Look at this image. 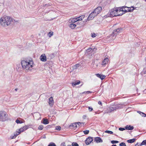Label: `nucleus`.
<instances>
[{
  "mask_svg": "<svg viewBox=\"0 0 146 146\" xmlns=\"http://www.w3.org/2000/svg\"><path fill=\"white\" fill-rule=\"evenodd\" d=\"M80 66V64H76L72 66V70H74L77 69Z\"/></svg>",
  "mask_w": 146,
  "mask_h": 146,
  "instance_id": "a211bd4d",
  "label": "nucleus"
},
{
  "mask_svg": "<svg viewBox=\"0 0 146 146\" xmlns=\"http://www.w3.org/2000/svg\"><path fill=\"white\" fill-rule=\"evenodd\" d=\"M114 135H115V136H117L116 135V134H113Z\"/></svg>",
  "mask_w": 146,
  "mask_h": 146,
  "instance_id": "052dcab7",
  "label": "nucleus"
},
{
  "mask_svg": "<svg viewBox=\"0 0 146 146\" xmlns=\"http://www.w3.org/2000/svg\"><path fill=\"white\" fill-rule=\"evenodd\" d=\"M127 7L126 6H123L121 7L119 10H118L119 13H120L121 11H124L123 9H125V8H127Z\"/></svg>",
  "mask_w": 146,
  "mask_h": 146,
  "instance_id": "393cba45",
  "label": "nucleus"
},
{
  "mask_svg": "<svg viewBox=\"0 0 146 146\" xmlns=\"http://www.w3.org/2000/svg\"><path fill=\"white\" fill-rule=\"evenodd\" d=\"M61 146H66L65 144V143L64 142H63L61 144Z\"/></svg>",
  "mask_w": 146,
  "mask_h": 146,
  "instance_id": "49530a36",
  "label": "nucleus"
},
{
  "mask_svg": "<svg viewBox=\"0 0 146 146\" xmlns=\"http://www.w3.org/2000/svg\"><path fill=\"white\" fill-rule=\"evenodd\" d=\"M83 118H84V119H85L86 118V115H84L83 116Z\"/></svg>",
  "mask_w": 146,
  "mask_h": 146,
  "instance_id": "603ef678",
  "label": "nucleus"
},
{
  "mask_svg": "<svg viewBox=\"0 0 146 146\" xmlns=\"http://www.w3.org/2000/svg\"><path fill=\"white\" fill-rule=\"evenodd\" d=\"M92 49L91 48H88V50H89L90 51V50H92Z\"/></svg>",
  "mask_w": 146,
  "mask_h": 146,
  "instance_id": "5fc2aeb1",
  "label": "nucleus"
},
{
  "mask_svg": "<svg viewBox=\"0 0 146 146\" xmlns=\"http://www.w3.org/2000/svg\"><path fill=\"white\" fill-rule=\"evenodd\" d=\"M127 8L128 9L130 8V9H127V10H124V11L125 13H126L127 12H131L135 8H134V7H133L132 6L131 7H127Z\"/></svg>",
  "mask_w": 146,
  "mask_h": 146,
  "instance_id": "9d476101",
  "label": "nucleus"
},
{
  "mask_svg": "<svg viewBox=\"0 0 146 146\" xmlns=\"http://www.w3.org/2000/svg\"><path fill=\"white\" fill-rule=\"evenodd\" d=\"M11 22H13V23H15V22H18V21H15V20H13V21H11Z\"/></svg>",
  "mask_w": 146,
  "mask_h": 146,
  "instance_id": "3c124183",
  "label": "nucleus"
},
{
  "mask_svg": "<svg viewBox=\"0 0 146 146\" xmlns=\"http://www.w3.org/2000/svg\"><path fill=\"white\" fill-rule=\"evenodd\" d=\"M122 28H120L114 30L112 33L113 35V36H116L117 34H118L119 33L121 32V31H122Z\"/></svg>",
  "mask_w": 146,
  "mask_h": 146,
  "instance_id": "39448f33",
  "label": "nucleus"
},
{
  "mask_svg": "<svg viewBox=\"0 0 146 146\" xmlns=\"http://www.w3.org/2000/svg\"><path fill=\"white\" fill-rule=\"evenodd\" d=\"M142 73L144 74H146V66L143 69Z\"/></svg>",
  "mask_w": 146,
  "mask_h": 146,
  "instance_id": "473e14b6",
  "label": "nucleus"
},
{
  "mask_svg": "<svg viewBox=\"0 0 146 146\" xmlns=\"http://www.w3.org/2000/svg\"><path fill=\"white\" fill-rule=\"evenodd\" d=\"M89 132V131L88 130H86L83 131V132L85 135L88 134Z\"/></svg>",
  "mask_w": 146,
  "mask_h": 146,
  "instance_id": "72a5a7b5",
  "label": "nucleus"
},
{
  "mask_svg": "<svg viewBox=\"0 0 146 146\" xmlns=\"http://www.w3.org/2000/svg\"><path fill=\"white\" fill-rule=\"evenodd\" d=\"M48 5H51L50 4V3H48Z\"/></svg>",
  "mask_w": 146,
  "mask_h": 146,
  "instance_id": "13d9d810",
  "label": "nucleus"
},
{
  "mask_svg": "<svg viewBox=\"0 0 146 146\" xmlns=\"http://www.w3.org/2000/svg\"><path fill=\"white\" fill-rule=\"evenodd\" d=\"M43 126L42 125H40L38 126V129L39 130H42L43 129Z\"/></svg>",
  "mask_w": 146,
  "mask_h": 146,
  "instance_id": "7c9ffc66",
  "label": "nucleus"
},
{
  "mask_svg": "<svg viewBox=\"0 0 146 146\" xmlns=\"http://www.w3.org/2000/svg\"><path fill=\"white\" fill-rule=\"evenodd\" d=\"M12 21V18L7 16L1 17L0 19V22L2 26L6 27L9 25Z\"/></svg>",
  "mask_w": 146,
  "mask_h": 146,
  "instance_id": "f257e3e1",
  "label": "nucleus"
},
{
  "mask_svg": "<svg viewBox=\"0 0 146 146\" xmlns=\"http://www.w3.org/2000/svg\"><path fill=\"white\" fill-rule=\"evenodd\" d=\"M109 59L108 58H106L103 61V64L105 65L106 64L108 61Z\"/></svg>",
  "mask_w": 146,
  "mask_h": 146,
  "instance_id": "aec40b11",
  "label": "nucleus"
},
{
  "mask_svg": "<svg viewBox=\"0 0 146 146\" xmlns=\"http://www.w3.org/2000/svg\"><path fill=\"white\" fill-rule=\"evenodd\" d=\"M89 110L90 111H91L93 110V108H90V107H88Z\"/></svg>",
  "mask_w": 146,
  "mask_h": 146,
  "instance_id": "a18cd8bd",
  "label": "nucleus"
},
{
  "mask_svg": "<svg viewBox=\"0 0 146 146\" xmlns=\"http://www.w3.org/2000/svg\"><path fill=\"white\" fill-rule=\"evenodd\" d=\"M125 129V128L122 127H120L119 128V130L121 131H123Z\"/></svg>",
  "mask_w": 146,
  "mask_h": 146,
  "instance_id": "ea45409f",
  "label": "nucleus"
},
{
  "mask_svg": "<svg viewBox=\"0 0 146 146\" xmlns=\"http://www.w3.org/2000/svg\"><path fill=\"white\" fill-rule=\"evenodd\" d=\"M135 140H136L135 139L133 138V139H130L127 140V141L128 143H133L135 141Z\"/></svg>",
  "mask_w": 146,
  "mask_h": 146,
  "instance_id": "5701e85b",
  "label": "nucleus"
},
{
  "mask_svg": "<svg viewBox=\"0 0 146 146\" xmlns=\"http://www.w3.org/2000/svg\"><path fill=\"white\" fill-rule=\"evenodd\" d=\"M97 15L95 14L94 12H92L91 13L88 18V20L92 19Z\"/></svg>",
  "mask_w": 146,
  "mask_h": 146,
  "instance_id": "6e6552de",
  "label": "nucleus"
},
{
  "mask_svg": "<svg viewBox=\"0 0 146 146\" xmlns=\"http://www.w3.org/2000/svg\"><path fill=\"white\" fill-rule=\"evenodd\" d=\"M112 146H117L116 145L113 144V145Z\"/></svg>",
  "mask_w": 146,
  "mask_h": 146,
  "instance_id": "6e6d98bb",
  "label": "nucleus"
},
{
  "mask_svg": "<svg viewBox=\"0 0 146 146\" xmlns=\"http://www.w3.org/2000/svg\"><path fill=\"white\" fill-rule=\"evenodd\" d=\"M92 93V92L90 91H88L87 92H83L82 93L83 94H84V93H87V94H88L89 93Z\"/></svg>",
  "mask_w": 146,
  "mask_h": 146,
  "instance_id": "a19ab883",
  "label": "nucleus"
},
{
  "mask_svg": "<svg viewBox=\"0 0 146 146\" xmlns=\"http://www.w3.org/2000/svg\"><path fill=\"white\" fill-rule=\"evenodd\" d=\"M67 146H71L70 145H68Z\"/></svg>",
  "mask_w": 146,
  "mask_h": 146,
  "instance_id": "680f3d73",
  "label": "nucleus"
},
{
  "mask_svg": "<svg viewBox=\"0 0 146 146\" xmlns=\"http://www.w3.org/2000/svg\"><path fill=\"white\" fill-rule=\"evenodd\" d=\"M49 105L50 106H52L54 104V101L52 97H50L49 99Z\"/></svg>",
  "mask_w": 146,
  "mask_h": 146,
  "instance_id": "ddd939ff",
  "label": "nucleus"
},
{
  "mask_svg": "<svg viewBox=\"0 0 146 146\" xmlns=\"http://www.w3.org/2000/svg\"><path fill=\"white\" fill-rule=\"evenodd\" d=\"M77 127H78V126L76 125V123H72L69 126V127L71 129H76Z\"/></svg>",
  "mask_w": 146,
  "mask_h": 146,
  "instance_id": "9b49d317",
  "label": "nucleus"
},
{
  "mask_svg": "<svg viewBox=\"0 0 146 146\" xmlns=\"http://www.w3.org/2000/svg\"><path fill=\"white\" fill-rule=\"evenodd\" d=\"M46 138V136H45L44 137V138Z\"/></svg>",
  "mask_w": 146,
  "mask_h": 146,
  "instance_id": "0e129e2a",
  "label": "nucleus"
},
{
  "mask_svg": "<svg viewBox=\"0 0 146 146\" xmlns=\"http://www.w3.org/2000/svg\"><path fill=\"white\" fill-rule=\"evenodd\" d=\"M7 115L4 111H0V121H4L6 119Z\"/></svg>",
  "mask_w": 146,
  "mask_h": 146,
  "instance_id": "20e7f679",
  "label": "nucleus"
},
{
  "mask_svg": "<svg viewBox=\"0 0 146 146\" xmlns=\"http://www.w3.org/2000/svg\"><path fill=\"white\" fill-rule=\"evenodd\" d=\"M48 146H56L55 144L53 143H50Z\"/></svg>",
  "mask_w": 146,
  "mask_h": 146,
  "instance_id": "c756f323",
  "label": "nucleus"
},
{
  "mask_svg": "<svg viewBox=\"0 0 146 146\" xmlns=\"http://www.w3.org/2000/svg\"><path fill=\"white\" fill-rule=\"evenodd\" d=\"M102 10V8L101 7H99L96 8L94 10L93 12H94L95 14L97 15L99 14L101 12Z\"/></svg>",
  "mask_w": 146,
  "mask_h": 146,
  "instance_id": "0eeeda50",
  "label": "nucleus"
},
{
  "mask_svg": "<svg viewBox=\"0 0 146 146\" xmlns=\"http://www.w3.org/2000/svg\"><path fill=\"white\" fill-rule=\"evenodd\" d=\"M118 9H112L111 10L110 12V15L111 17L114 16H117L122 15L123 13H119Z\"/></svg>",
  "mask_w": 146,
  "mask_h": 146,
  "instance_id": "7ed1b4c3",
  "label": "nucleus"
},
{
  "mask_svg": "<svg viewBox=\"0 0 146 146\" xmlns=\"http://www.w3.org/2000/svg\"><path fill=\"white\" fill-rule=\"evenodd\" d=\"M92 37H95L96 36V35L95 33H93H93H92Z\"/></svg>",
  "mask_w": 146,
  "mask_h": 146,
  "instance_id": "c03bdc74",
  "label": "nucleus"
},
{
  "mask_svg": "<svg viewBox=\"0 0 146 146\" xmlns=\"http://www.w3.org/2000/svg\"><path fill=\"white\" fill-rule=\"evenodd\" d=\"M18 90V88H16L15 89V90L16 91H17V90Z\"/></svg>",
  "mask_w": 146,
  "mask_h": 146,
  "instance_id": "864d4df0",
  "label": "nucleus"
},
{
  "mask_svg": "<svg viewBox=\"0 0 146 146\" xmlns=\"http://www.w3.org/2000/svg\"><path fill=\"white\" fill-rule=\"evenodd\" d=\"M23 127V130L24 131L28 129V128L29 127V126H28L27 125V126H24Z\"/></svg>",
  "mask_w": 146,
  "mask_h": 146,
  "instance_id": "e433bc0d",
  "label": "nucleus"
},
{
  "mask_svg": "<svg viewBox=\"0 0 146 146\" xmlns=\"http://www.w3.org/2000/svg\"><path fill=\"white\" fill-rule=\"evenodd\" d=\"M93 140L92 137H89L86 138L85 141L86 144L87 145L90 144Z\"/></svg>",
  "mask_w": 146,
  "mask_h": 146,
  "instance_id": "423d86ee",
  "label": "nucleus"
},
{
  "mask_svg": "<svg viewBox=\"0 0 146 146\" xmlns=\"http://www.w3.org/2000/svg\"><path fill=\"white\" fill-rule=\"evenodd\" d=\"M123 9V10H126L125 9Z\"/></svg>",
  "mask_w": 146,
  "mask_h": 146,
  "instance_id": "338daca9",
  "label": "nucleus"
},
{
  "mask_svg": "<svg viewBox=\"0 0 146 146\" xmlns=\"http://www.w3.org/2000/svg\"><path fill=\"white\" fill-rule=\"evenodd\" d=\"M21 131H17L16 134H15V135L16 136H17L19 134L21 133Z\"/></svg>",
  "mask_w": 146,
  "mask_h": 146,
  "instance_id": "58836bf2",
  "label": "nucleus"
},
{
  "mask_svg": "<svg viewBox=\"0 0 146 146\" xmlns=\"http://www.w3.org/2000/svg\"><path fill=\"white\" fill-rule=\"evenodd\" d=\"M138 146H140V145H138Z\"/></svg>",
  "mask_w": 146,
  "mask_h": 146,
  "instance_id": "774afa93",
  "label": "nucleus"
},
{
  "mask_svg": "<svg viewBox=\"0 0 146 146\" xmlns=\"http://www.w3.org/2000/svg\"><path fill=\"white\" fill-rule=\"evenodd\" d=\"M85 16V15H83L79 16L77 18L78 21L82 20L84 18Z\"/></svg>",
  "mask_w": 146,
  "mask_h": 146,
  "instance_id": "a878e982",
  "label": "nucleus"
},
{
  "mask_svg": "<svg viewBox=\"0 0 146 146\" xmlns=\"http://www.w3.org/2000/svg\"><path fill=\"white\" fill-rule=\"evenodd\" d=\"M53 32H50L49 33V34L50 35H49V36L50 37L51 36H52L53 35Z\"/></svg>",
  "mask_w": 146,
  "mask_h": 146,
  "instance_id": "79ce46f5",
  "label": "nucleus"
},
{
  "mask_svg": "<svg viewBox=\"0 0 146 146\" xmlns=\"http://www.w3.org/2000/svg\"><path fill=\"white\" fill-rule=\"evenodd\" d=\"M24 131V130H23V127H22L21 129H19V131H21V132H23Z\"/></svg>",
  "mask_w": 146,
  "mask_h": 146,
  "instance_id": "37998d69",
  "label": "nucleus"
},
{
  "mask_svg": "<svg viewBox=\"0 0 146 146\" xmlns=\"http://www.w3.org/2000/svg\"><path fill=\"white\" fill-rule=\"evenodd\" d=\"M125 129L128 130H132L134 128V127L133 126H131L130 125H127L125 126Z\"/></svg>",
  "mask_w": 146,
  "mask_h": 146,
  "instance_id": "f3484780",
  "label": "nucleus"
},
{
  "mask_svg": "<svg viewBox=\"0 0 146 146\" xmlns=\"http://www.w3.org/2000/svg\"><path fill=\"white\" fill-rule=\"evenodd\" d=\"M119 145L120 146H126L125 143L124 142H122L120 143Z\"/></svg>",
  "mask_w": 146,
  "mask_h": 146,
  "instance_id": "c9c22d12",
  "label": "nucleus"
},
{
  "mask_svg": "<svg viewBox=\"0 0 146 146\" xmlns=\"http://www.w3.org/2000/svg\"><path fill=\"white\" fill-rule=\"evenodd\" d=\"M61 129V127L60 126H56V130L60 131Z\"/></svg>",
  "mask_w": 146,
  "mask_h": 146,
  "instance_id": "2f4dec72",
  "label": "nucleus"
},
{
  "mask_svg": "<svg viewBox=\"0 0 146 146\" xmlns=\"http://www.w3.org/2000/svg\"><path fill=\"white\" fill-rule=\"evenodd\" d=\"M137 112L143 117H145L146 116V114L140 111H137Z\"/></svg>",
  "mask_w": 146,
  "mask_h": 146,
  "instance_id": "b1692460",
  "label": "nucleus"
},
{
  "mask_svg": "<svg viewBox=\"0 0 146 146\" xmlns=\"http://www.w3.org/2000/svg\"><path fill=\"white\" fill-rule=\"evenodd\" d=\"M15 121L17 123H23L22 121L19 120L18 119H17Z\"/></svg>",
  "mask_w": 146,
  "mask_h": 146,
  "instance_id": "c85d7f7f",
  "label": "nucleus"
},
{
  "mask_svg": "<svg viewBox=\"0 0 146 146\" xmlns=\"http://www.w3.org/2000/svg\"><path fill=\"white\" fill-rule=\"evenodd\" d=\"M98 104H100V105H101V106H102V102L100 101H99L98 102Z\"/></svg>",
  "mask_w": 146,
  "mask_h": 146,
  "instance_id": "09e8293b",
  "label": "nucleus"
},
{
  "mask_svg": "<svg viewBox=\"0 0 146 146\" xmlns=\"http://www.w3.org/2000/svg\"><path fill=\"white\" fill-rule=\"evenodd\" d=\"M16 136L14 134V136H12V137H11L12 139H14L16 137Z\"/></svg>",
  "mask_w": 146,
  "mask_h": 146,
  "instance_id": "8fccbe9b",
  "label": "nucleus"
},
{
  "mask_svg": "<svg viewBox=\"0 0 146 146\" xmlns=\"http://www.w3.org/2000/svg\"><path fill=\"white\" fill-rule=\"evenodd\" d=\"M46 5V4H44V5H43L44 6H46V5Z\"/></svg>",
  "mask_w": 146,
  "mask_h": 146,
  "instance_id": "bf43d9fd",
  "label": "nucleus"
},
{
  "mask_svg": "<svg viewBox=\"0 0 146 146\" xmlns=\"http://www.w3.org/2000/svg\"><path fill=\"white\" fill-rule=\"evenodd\" d=\"M69 27L72 29H74L76 27V25L75 24L72 23L69 25Z\"/></svg>",
  "mask_w": 146,
  "mask_h": 146,
  "instance_id": "4be33fe9",
  "label": "nucleus"
},
{
  "mask_svg": "<svg viewBox=\"0 0 146 146\" xmlns=\"http://www.w3.org/2000/svg\"><path fill=\"white\" fill-rule=\"evenodd\" d=\"M43 123L44 124H47L49 123V121L47 119H43Z\"/></svg>",
  "mask_w": 146,
  "mask_h": 146,
  "instance_id": "412c9836",
  "label": "nucleus"
},
{
  "mask_svg": "<svg viewBox=\"0 0 146 146\" xmlns=\"http://www.w3.org/2000/svg\"><path fill=\"white\" fill-rule=\"evenodd\" d=\"M72 146H79V145L77 143L74 142H73L72 143Z\"/></svg>",
  "mask_w": 146,
  "mask_h": 146,
  "instance_id": "cd10ccee",
  "label": "nucleus"
},
{
  "mask_svg": "<svg viewBox=\"0 0 146 146\" xmlns=\"http://www.w3.org/2000/svg\"><path fill=\"white\" fill-rule=\"evenodd\" d=\"M40 58L41 60L42 61L45 62L46 60V57L44 54H42L40 57Z\"/></svg>",
  "mask_w": 146,
  "mask_h": 146,
  "instance_id": "f8f14e48",
  "label": "nucleus"
},
{
  "mask_svg": "<svg viewBox=\"0 0 146 146\" xmlns=\"http://www.w3.org/2000/svg\"><path fill=\"white\" fill-rule=\"evenodd\" d=\"M70 21V23H74L78 21V18H74L73 19H70L69 20Z\"/></svg>",
  "mask_w": 146,
  "mask_h": 146,
  "instance_id": "dca6fc26",
  "label": "nucleus"
},
{
  "mask_svg": "<svg viewBox=\"0 0 146 146\" xmlns=\"http://www.w3.org/2000/svg\"><path fill=\"white\" fill-rule=\"evenodd\" d=\"M82 85H83V84H82V85L80 86H82Z\"/></svg>",
  "mask_w": 146,
  "mask_h": 146,
  "instance_id": "69168bd1",
  "label": "nucleus"
},
{
  "mask_svg": "<svg viewBox=\"0 0 146 146\" xmlns=\"http://www.w3.org/2000/svg\"><path fill=\"white\" fill-rule=\"evenodd\" d=\"M33 64L32 60H29V62L23 60L21 61V64L23 68H25L26 70H30V68L32 67Z\"/></svg>",
  "mask_w": 146,
  "mask_h": 146,
  "instance_id": "f03ea898",
  "label": "nucleus"
},
{
  "mask_svg": "<svg viewBox=\"0 0 146 146\" xmlns=\"http://www.w3.org/2000/svg\"><path fill=\"white\" fill-rule=\"evenodd\" d=\"M136 90H137V91L138 90V89H137Z\"/></svg>",
  "mask_w": 146,
  "mask_h": 146,
  "instance_id": "e2e57ef3",
  "label": "nucleus"
},
{
  "mask_svg": "<svg viewBox=\"0 0 146 146\" xmlns=\"http://www.w3.org/2000/svg\"><path fill=\"white\" fill-rule=\"evenodd\" d=\"M94 141L97 143H101L103 142L102 140L99 137H95L94 139Z\"/></svg>",
  "mask_w": 146,
  "mask_h": 146,
  "instance_id": "4468645a",
  "label": "nucleus"
},
{
  "mask_svg": "<svg viewBox=\"0 0 146 146\" xmlns=\"http://www.w3.org/2000/svg\"><path fill=\"white\" fill-rule=\"evenodd\" d=\"M138 144V143H137L136 144H135V146H137V145Z\"/></svg>",
  "mask_w": 146,
  "mask_h": 146,
  "instance_id": "4d7b16f0",
  "label": "nucleus"
},
{
  "mask_svg": "<svg viewBox=\"0 0 146 146\" xmlns=\"http://www.w3.org/2000/svg\"><path fill=\"white\" fill-rule=\"evenodd\" d=\"M105 133H107L109 134H113V132L110 131H108V130H106L105 131Z\"/></svg>",
  "mask_w": 146,
  "mask_h": 146,
  "instance_id": "bb28decb",
  "label": "nucleus"
},
{
  "mask_svg": "<svg viewBox=\"0 0 146 146\" xmlns=\"http://www.w3.org/2000/svg\"><path fill=\"white\" fill-rule=\"evenodd\" d=\"M96 76L99 78H100L101 79L103 80L106 77V76L104 75H101L99 74H96Z\"/></svg>",
  "mask_w": 146,
  "mask_h": 146,
  "instance_id": "2eb2a0df",
  "label": "nucleus"
},
{
  "mask_svg": "<svg viewBox=\"0 0 146 146\" xmlns=\"http://www.w3.org/2000/svg\"><path fill=\"white\" fill-rule=\"evenodd\" d=\"M55 54L54 53H52L51 54V55L52 57H54L55 56Z\"/></svg>",
  "mask_w": 146,
  "mask_h": 146,
  "instance_id": "de8ad7c7",
  "label": "nucleus"
},
{
  "mask_svg": "<svg viewBox=\"0 0 146 146\" xmlns=\"http://www.w3.org/2000/svg\"><path fill=\"white\" fill-rule=\"evenodd\" d=\"M80 81L79 80H76L75 82H73L72 83V85L74 87L76 85H78L80 84Z\"/></svg>",
  "mask_w": 146,
  "mask_h": 146,
  "instance_id": "6ab92c4d",
  "label": "nucleus"
},
{
  "mask_svg": "<svg viewBox=\"0 0 146 146\" xmlns=\"http://www.w3.org/2000/svg\"><path fill=\"white\" fill-rule=\"evenodd\" d=\"M119 142V141H117L112 140L111 141V143L112 144H115Z\"/></svg>",
  "mask_w": 146,
  "mask_h": 146,
  "instance_id": "f704fd0d",
  "label": "nucleus"
},
{
  "mask_svg": "<svg viewBox=\"0 0 146 146\" xmlns=\"http://www.w3.org/2000/svg\"><path fill=\"white\" fill-rule=\"evenodd\" d=\"M118 108L117 106H113V107H110V110L107 112V113H110L114 110H115L116 109Z\"/></svg>",
  "mask_w": 146,
  "mask_h": 146,
  "instance_id": "1a4fd4ad",
  "label": "nucleus"
},
{
  "mask_svg": "<svg viewBox=\"0 0 146 146\" xmlns=\"http://www.w3.org/2000/svg\"><path fill=\"white\" fill-rule=\"evenodd\" d=\"M76 125H78V127H79V126H80V125L82 124H83V123H81L80 122H76Z\"/></svg>",
  "mask_w": 146,
  "mask_h": 146,
  "instance_id": "4c0bfd02",
  "label": "nucleus"
}]
</instances>
